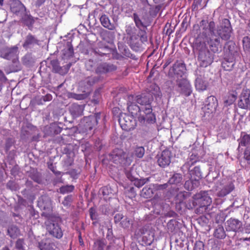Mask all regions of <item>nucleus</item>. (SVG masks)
Segmentation results:
<instances>
[{
	"label": "nucleus",
	"mask_w": 250,
	"mask_h": 250,
	"mask_svg": "<svg viewBox=\"0 0 250 250\" xmlns=\"http://www.w3.org/2000/svg\"><path fill=\"white\" fill-rule=\"evenodd\" d=\"M118 49L120 52L125 57L135 60L137 59L135 55L131 53L129 49L126 45L121 44L118 45Z\"/></svg>",
	"instance_id": "39"
},
{
	"label": "nucleus",
	"mask_w": 250,
	"mask_h": 250,
	"mask_svg": "<svg viewBox=\"0 0 250 250\" xmlns=\"http://www.w3.org/2000/svg\"><path fill=\"white\" fill-rule=\"evenodd\" d=\"M232 28L229 21L224 19L221 23L220 26L217 30L218 37L222 40H228L230 39Z\"/></svg>",
	"instance_id": "14"
},
{
	"label": "nucleus",
	"mask_w": 250,
	"mask_h": 250,
	"mask_svg": "<svg viewBox=\"0 0 250 250\" xmlns=\"http://www.w3.org/2000/svg\"><path fill=\"white\" fill-rule=\"evenodd\" d=\"M186 64L182 61H177L168 72L170 78L181 79L186 72Z\"/></svg>",
	"instance_id": "11"
},
{
	"label": "nucleus",
	"mask_w": 250,
	"mask_h": 250,
	"mask_svg": "<svg viewBox=\"0 0 250 250\" xmlns=\"http://www.w3.org/2000/svg\"><path fill=\"white\" fill-rule=\"evenodd\" d=\"M127 43L135 51H139L142 48V43L139 39V35L127 39Z\"/></svg>",
	"instance_id": "32"
},
{
	"label": "nucleus",
	"mask_w": 250,
	"mask_h": 250,
	"mask_svg": "<svg viewBox=\"0 0 250 250\" xmlns=\"http://www.w3.org/2000/svg\"><path fill=\"white\" fill-rule=\"evenodd\" d=\"M157 163L159 166L165 167L171 163V153L168 150L163 151L160 156L157 155Z\"/></svg>",
	"instance_id": "23"
},
{
	"label": "nucleus",
	"mask_w": 250,
	"mask_h": 250,
	"mask_svg": "<svg viewBox=\"0 0 250 250\" xmlns=\"http://www.w3.org/2000/svg\"><path fill=\"white\" fill-rule=\"evenodd\" d=\"M147 90L148 92L146 93L150 94V95L152 96H154L155 97H159L162 95L160 87L155 83L151 84L149 88H147Z\"/></svg>",
	"instance_id": "40"
},
{
	"label": "nucleus",
	"mask_w": 250,
	"mask_h": 250,
	"mask_svg": "<svg viewBox=\"0 0 250 250\" xmlns=\"http://www.w3.org/2000/svg\"><path fill=\"white\" fill-rule=\"evenodd\" d=\"M74 153L73 152L68 153V155L66 156V158L64 160V165L65 167H68L71 166L73 163Z\"/></svg>",
	"instance_id": "60"
},
{
	"label": "nucleus",
	"mask_w": 250,
	"mask_h": 250,
	"mask_svg": "<svg viewBox=\"0 0 250 250\" xmlns=\"http://www.w3.org/2000/svg\"><path fill=\"white\" fill-rule=\"evenodd\" d=\"M176 82V90L181 95L189 96L192 93L191 86L189 82L186 78L178 79Z\"/></svg>",
	"instance_id": "15"
},
{
	"label": "nucleus",
	"mask_w": 250,
	"mask_h": 250,
	"mask_svg": "<svg viewBox=\"0 0 250 250\" xmlns=\"http://www.w3.org/2000/svg\"><path fill=\"white\" fill-rule=\"evenodd\" d=\"M242 222L237 219L230 218L226 222V228L227 230L235 232H241L243 230Z\"/></svg>",
	"instance_id": "19"
},
{
	"label": "nucleus",
	"mask_w": 250,
	"mask_h": 250,
	"mask_svg": "<svg viewBox=\"0 0 250 250\" xmlns=\"http://www.w3.org/2000/svg\"><path fill=\"white\" fill-rule=\"evenodd\" d=\"M135 172H136V170L133 168V167H131L129 168V169L125 170V175L126 177L131 182H133V180H134L136 178L134 175Z\"/></svg>",
	"instance_id": "58"
},
{
	"label": "nucleus",
	"mask_w": 250,
	"mask_h": 250,
	"mask_svg": "<svg viewBox=\"0 0 250 250\" xmlns=\"http://www.w3.org/2000/svg\"><path fill=\"white\" fill-rule=\"evenodd\" d=\"M150 177L141 179H139L138 178L136 177L132 182L135 187L139 188L142 187L145 184L149 182L150 181Z\"/></svg>",
	"instance_id": "50"
},
{
	"label": "nucleus",
	"mask_w": 250,
	"mask_h": 250,
	"mask_svg": "<svg viewBox=\"0 0 250 250\" xmlns=\"http://www.w3.org/2000/svg\"><path fill=\"white\" fill-rule=\"evenodd\" d=\"M183 177L181 173L174 172L169 178L167 183L168 186L174 185L176 186H180L183 184Z\"/></svg>",
	"instance_id": "29"
},
{
	"label": "nucleus",
	"mask_w": 250,
	"mask_h": 250,
	"mask_svg": "<svg viewBox=\"0 0 250 250\" xmlns=\"http://www.w3.org/2000/svg\"><path fill=\"white\" fill-rule=\"evenodd\" d=\"M11 72H17L21 70V66L18 59H13L12 63L9 65Z\"/></svg>",
	"instance_id": "54"
},
{
	"label": "nucleus",
	"mask_w": 250,
	"mask_h": 250,
	"mask_svg": "<svg viewBox=\"0 0 250 250\" xmlns=\"http://www.w3.org/2000/svg\"><path fill=\"white\" fill-rule=\"evenodd\" d=\"M62 51L63 56L66 58H69L73 56L74 54V50L71 42H67L66 47Z\"/></svg>",
	"instance_id": "49"
},
{
	"label": "nucleus",
	"mask_w": 250,
	"mask_h": 250,
	"mask_svg": "<svg viewBox=\"0 0 250 250\" xmlns=\"http://www.w3.org/2000/svg\"><path fill=\"white\" fill-rule=\"evenodd\" d=\"M106 244V241L105 239H97L94 242L92 250H110L111 246Z\"/></svg>",
	"instance_id": "27"
},
{
	"label": "nucleus",
	"mask_w": 250,
	"mask_h": 250,
	"mask_svg": "<svg viewBox=\"0 0 250 250\" xmlns=\"http://www.w3.org/2000/svg\"><path fill=\"white\" fill-rule=\"evenodd\" d=\"M100 21L101 24L104 27L110 30H115L118 24L115 23H111L108 17L105 14H103L100 18Z\"/></svg>",
	"instance_id": "30"
},
{
	"label": "nucleus",
	"mask_w": 250,
	"mask_h": 250,
	"mask_svg": "<svg viewBox=\"0 0 250 250\" xmlns=\"http://www.w3.org/2000/svg\"><path fill=\"white\" fill-rule=\"evenodd\" d=\"M73 201V197L72 195H68L65 196L62 201V204L66 208H69Z\"/></svg>",
	"instance_id": "55"
},
{
	"label": "nucleus",
	"mask_w": 250,
	"mask_h": 250,
	"mask_svg": "<svg viewBox=\"0 0 250 250\" xmlns=\"http://www.w3.org/2000/svg\"><path fill=\"white\" fill-rule=\"evenodd\" d=\"M45 222L46 229L50 235L58 239H60L62 237L63 232L59 225L56 221L54 220V218L49 219Z\"/></svg>",
	"instance_id": "9"
},
{
	"label": "nucleus",
	"mask_w": 250,
	"mask_h": 250,
	"mask_svg": "<svg viewBox=\"0 0 250 250\" xmlns=\"http://www.w3.org/2000/svg\"><path fill=\"white\" fill-rule=\"evenodd\" d=\"M240 250H250V237L245 238L241 244Z\"/></svg>",
	"instance_id": "64"
},
{
	"label": "nucleus",
	"mask_w": 250,
	"mask_h": 250,
	"mask_svg": "<svg viewBox=\"0 0 250 250\" xmlns=\"http://www.w3.org/2000/svg\"><path fill=\"white\" fill-rule=\"evenodd\" d=\"M211 51L214 53L220 52L222 50L221 39L217 36L207 39Z\"/></svg>",
	"instance_id": "21"
},
{
	"label": "nucleus",
	"mask_w": 250,
	"mask_h": 250,
	"mask_svg": "<svg viewBox=\"0 0 250 250\" xmlns=\"http://www.w3.org/2000/svg\"><path fill=\"white\" fill-rule=\"evenodd\" d=\"M135 27L131 25H127L125 27V33L128 36L127 39H130L131 37H136L138 35H136L134 32Z\"/></svg>",
	"instance_id": "59"
},
{
	"label": "nucleus",
	"mask_w": 250,
	"mask_h": 250,
	"mask_svg": "<svg viewBox=\"0 0 250 250\" xmlns=\"http://www.w3.org/2000/svg\"><path fill=\"white\" fill-rule=\"evenodd\" d=\"M198 65L201 67H207L213 62L214 55L210 52L205 42L197 39L193 46Z\"/></svg>",
	"instance_id": "1"
},
{
	"label": "nucleus",
	"mask_w": 250,
	"mask_h": 250,
	"mask_svg": "<svg viewBox=\"0 0 250 250\" xmlns=\"http://www.w3.org/2000/svg\"><path fill=\"white\" fill-rule=\"evenodd\" d=\"M235 63V59L225 56L224 61L222 62V67L226 71H231L234 67Z\"/></svg>",
	"instance_id": "35"
},
{
	"label": "nucleus",
	"mask_w": 250,
	"mask_h": 250,
	"mask_svg": "<svg viewBox=\"0 0 250 250\" xmlns=\"http://www.w3.org/2000/svg\"><path fill=\"white\" fill-rule=\"evenodd\" d=\"M140 232L143 235V240L146 244L150 245L153 240V235L147 228L144 227L140 229Z\"/></svg>",
	"instance_id": "33"
},
{
	"label": "nucleus",
	"mask_w": 250,
	"mask_h": 250,
	"mask_svg": "<svg viewBox=\"0 0 250 250\" xmlns=\"http://www.w3.org/2000/svg\"><path fill=\"white\" fill-rule=\"evenodd\" d=\"M31 135L30 131L28 128H22L21 133V138L22 140H26L29 139Z\"/></svg>",
	"instance_id": "62"
},
{
	"label": "nucleus",
	"mask_w": 250,
	"mask_h": 250,
	"mask_svg": "<svg viewBox=\"0 0 250 250\" xmlns=\"http://www.w3.org/2000/svg\"><path fill=\"white\" fill-rule=\"evenodd\" d=\"M49 63L52 67V71L53 73H58L62 76L68 73L72 65V63L69 62L65 65L61 66L60 62L57 59L50 60Z\"/></svg>",
	"instance_id": "17"
},
{
	"label": "nucleus",
	"mask_w": 250,
	"mask_h": 250,
	"mask_svg": "<svg viewBox=\"0 0 250 250\" xmlns=\"http://www.w3.org/2000/svg\"><path fill=\"white\" fill-rule=\"evenodd\" d=\"M239 141V147L240 146H247L250 145V135L244 134L243 136L242 134H241V138Z\"/></svg>",
	"instance_id": "51"
},
{
	"label": "nucleus",
	"mask_w": 250,
	"mask_h": 250,
	"mask_svg": "<svg viewBox=\"0 0 250 250\" xmlns=\"http://www.w3.org/2000/svg\"><path fill=\"white\" fill-rule=\"evenodd\" d=\"M237 97V92L233 91L232 93L229 94V95L225 97L224 101V104L225 106H228L231 105L235 101Z\"/></svg>",
	"instance_id": "46"
},
{
	"label": "nucleus",
	"mask_w": 250,
	"mask_h": 250,
	"mask_svg": "<svg viewBox=\"0 0 250 250\" xmlns=\"http://www.w3.org/2000/svg\"><path fill=\"white\" fill-rule=\"evenodd\" d=\"M84 108V104L73 103L69 106L68 110L72 117L76 118L83 115Z\"/></svg>",
	"instance_id": "24"
},
{
	"label": "nucleus",
	"mask_w": 250,
	"mask_h": 250,
	"mask_svg": "<svg viewBox=\"0 0 250 250\" xmlns=\"http://www.w3.org/2000/svg\"><path fill=\"white\" fill-rule=\"evenodd\" d=\"M208 191H201L200 192L194 194L192 197L191 208L201 205L203 206L208 207L212 202L211 198L209 196Z\"/></svg>",
	"instance_id": "8"
},
{
	"label": "nucleus",
	"mask_w": 250,
	"mask_h": 250,
	"mask_svg": "<svg viewBox=\"0 0 250 250\" xmlns=\"http://www.w3.org/2000/svg\"><path fill=\"white\" fill-rule=\"evenodd\" d=\"M19 48L17 46L9 47L7 46H2L0 48V57L6 60L17 59Z\"/></svg>",
	"instance_id": "16"
},
{
	"label": "nucleus",
	"mask_w": 250,
	"mask_h": 250,
	"mask_svg": "<svg viewBox=\"0 0 250 250\" xmlns=\"http://www.w3.org/2000/svg\"><path fill=\"white\" fill-rule=\"evenodd\" d=\"M24 24L28 26V28L32 30L33 27V24L35 22V20L32 16L29 15L25 14L22 18Z\"/></svg>",
	"instance_id": "48"
},
{
	"label": "nucleus",
	"mask_w": 250,
	"mask_h": 250,
	"mask_svg": "<svg viewBox=\"0 0 250 250\" xmlns=\"http://www.w3.org/2000/svg\"><path fill=\"white\" fill-rule=\"evenodd\" d=\"M62 128L57 124L53 123L44 127L43 132L45 136H54L61 133Z\"/></svg>",
	"instance_id": "26"
},
{
	"label": "nucleus",
	"mask_w": 250,
	"mask_h": 250,
	"mask_svg": "<svg viewBox=\"0 0 250 250\" xmlns=\"http://www.w3.org/2000/svg\"><path fill=\"white\" fill-rule=\"evenodd\" d=\"M238 106L242 109H247L250 105V90L243 89L239 96Z\"/></svg>",
	"instance_id": "18"
},
{
	"label": "nucleus",
	"mask_w": 250,
	"mask_h": 250,
	"mask_svg": "<svg viewBox=\"0 0 250 250\" xmlns=\"http://www.w3.org/2000/svg\"><path fill=\"white\" fill-rule=\"evenodd\" d=\"M133 19L134 21V22L135 23L136 26L138 28L140 29L141 27H145L146 26L143 24V22L139 17V16L136 13H134L133 15Z\"/></svg>",
	"instance_id": "63"
},
{
	"label": "nucleus",
	"mask_w": 250,
	"mask_h": 250,
	"mask_svg": "<svg viewBox=\"0 0 250 250\" xmlns=\"http://www.w3.org/2000/svg\"><path fill=\"white\" fill-rule=\"evenodd\" d=\"M100 118L101 114L100 113L84 117L81 120L79 126L80 127H82L84 131H90L97 125L98 120Z\"/></svg>",
	"instance_id": "10"
},
{
	"label": "nucleus",
	"mask_w": 250,
	"mask_h": 250,
	"mask_svg": "<svg viewBox=\"0 0 250 250\" xmlns=\"http://www.w3.org/2000/svg\"><path fill=\"white\" fill-rule=\"evenodd\" d=\"M118 121L121 127L125 131H130L136 126V121L132 116L126 113H120Z\"/></svg>",
	"instance_id": "12"
},
{
	"label": "nucleus",
	"mask_w": 250,
	"mask_h": 250,
	"mask_svg": "<svg viewBox=\"0 0 250 250\" xmlns=\"http://www.w3.org/2000/svg\"><path fill=\"white\" fill-rule=\"evenodd\" d=\"M151 186L153 188L154 191H157L159 193L163 191L168 187V183H165L163 184H151Z\"/></svg>",
	"instance_id": "53"
},
{
	"label": "nucleus",
	"mask_w": 250,
	"mask_h": 250,
	"mask_svg": "<svg viewBox=\"0 0 250 250\" xmlns=\"http://www.w3.org/2000/svg\"><path fill=\"white\" fill-rule=\"evenodd\" d=\"M198 161H199V157L197 154H192L189 156L185 165L186 167H191Z\"/></svg>",
	"instance_id": "57"
},
{
	"label": "nucleus",
	"mask_w": 250,
	"mask_h": 250,
	"mask_svg": "<svg viewBox=\"0 0 250 250\" xmlns=\"http://www.w3.org/2000/svg\"><path fill=\"white\" fill-rule=\"evenodd\" d=\"M195 86L198 91H204L207 89L208 86V82L205 79L204 76L197 75L195 79Z\"/></svg>",
	"instance_id": "28"
},
{
	"label": "nucleus",
	"mask_w": 250,
	"mask_h": 250,
	"mask_svg": "<svg viewBox=\"0 0 250 250\" xmlns=\"http://www.w3.org/2000/svg\"><path fill=\"white\" fill-rule=\"evenodd\" d=\"M7 234L11 238L15 239L20 234V230L16 225H11L8 227Z\"/></svg>",
	"instance_id": "41"
},
{
	"label": "nucleus",
	"mask_w": 250,
	"mask_h": 250,
	"mask_svg": "<svg viewBox=\"0 0 250 250\" xmlns=\"http://www.w3.org/2000/svg\"><path fill=\"white\" fill-rule=\"evenodd\" d=\"M74 187L72 185H66L61 187L60 188V192L61 194H65L73 191Z\"/></svg>",
	"instance_id": "61"
},
{
	"label": "nucleus",
	"mask_w": 250,
	"mask_h": 250,
	"mask_svg": "<svg viewBox=\"0 0 250 250\" xmlns=\"http://www.w3.org/2000/svg\"><path fill=\"white\" fill-rule=\"evenodd\" d=\"M135 98L137 103L142 105V109L145 115L146 116V117L145 118L147 120V123H154L156 122V118L155 115L152 112L151 105V104L153 101V97L150 94L144 93L137 96Z\"/></svg>",
	"instance_id": "2"
},
{
	"label": "nucleus",
	"mask_w": 250,
	"mask_h": 250,
	"mask_svg": "<svg viewBox=\"0 0 250 250\" xmlns=\"http://www.w3.org/2000/svg\"><path fill=\"white\" fill-rule=\"evenodd\" d=\"M217 105V100L214 96H210L208 97L205 102V107L209 110L210 112H213L215 111Z\"/></svg>",
	"instance_id": "31"
},
{
	"label": "nucleus",
	"mask_w": 250,
	"mask_h": 250,
	"mask_svg": "<svg viewBox=\"0 0 250 250\" xmlns=\"http://www.w3.org/2000/svg\"><path fill=\"white\" fill-rule=\"evenodd\" d=\"M53 243L47 242V240H43L38 243V247L40 250H55Z\"/></svg>",
	"instance_id": "44"
},
{
	"label": "nucleus",
	"mask_w": 250,
	"mask_h": 250,
	"mask_svg": "<svg viewBox=\"0 0 250 250\" xmlns=\"http://www.w3.org/2000/svg\"><path fill=\"white\" fill-rule=\"evenodd\" d=\"M200 185V181L190 177L189 180H187L184 185V188L188 190L191 191Z\"/></svg>",
	"instance_id": "37"
},
{
	"label": "nucleus",
	"mask_w": 250,
	"mask_h": 250,
	"mask_svg": "<svg viewBox=\"0 0 250 250\" xmlns=\"http://www.w3.org/2000/svg\"><path fill=\"white\" fill-rule=\"evenodd\" d=\"M127 109L128 112L131 114V116L133 118H137L139 122L142 124L147 123V120L145 117L146 116L142 111V107H140L138 105L130 101L127 103Z\"/></svg>",
	"instance_id": "13"
},
{
	"label": "nucleus",
	"mask_w": 250,
	"mask_h": 250,
	"mask_svg": "<svg viewBox=\"0 0 250 250\" xmlns=\"http://www.w3.org/2000/svg\"><path fill=\"white\" fill-rule=\"evenodd\" d=\"M153 188L150 185L149 187H145L141 191V196L145 198H150L154 195Z\"/></svg>",
	"instance_id": "42"
},
{
	"label": "nucleus",
	"mask_w": 250,
	"mask_h": 250,
	"mask_svg": "<svg viewBox=\"0 0 250 250\" xmlns=\"http://www.w3.org/2000/svg\"><path fill=\"white\" fill-rule=\"evenodd\" d=\"M199 26L201 35L206 39L216 36L215 34V23L213 21H208L207 20L203 19L197 25L198 27Z\"/></svg>",
	"instance_id": "6"
},
{
	"label": "nucleus",
	"mask_w": 250,
	"mask_h": 250,
	"mask_svg": "<svg viewBox=\"0 0 250 250\" xmlns=\"http://www.w3.org/2000/svg\"><path fill=\"white\" fill-rule=\"evenodd\" d=\"M176 197H180V199L178 202H176L175 208L177 211L182 212V207L183 204V200L185 199V195L182 192L178 193Z\"/></svg>",
	"instance_id": "52"
},
{
	"label": "nucleus",
	"mask_w": 250,
	"mask_h": 250,
	"mask_svg": "<svg viewBox=\"0 0 250 250\" xmlns=\"http://www.w3.org/2000/svg\"><path fill=\"white\" fill-rule=\"evenodd\" d=\"M38 206L43 210L41 213L42 217L49 219L51 218L53 210L52 201L47 194H43L39 198Z\"/></svg>",
	"instance_id": "5"
},
{
	"label": "nucleus",
	"mask_w": 250,
	"mask_h": 250,
	"mask_svg": "<svg viewBox=\"0 0 250 250\" xmlns=\"http://www.w3.org/2000/svg\"><path fill=\"white\" fill-rule=\"evenodd\" d=\"M27 176L35 182L38 184L42 183V174L38 172L36 169L33 168L27 171Z\"/></svg>",
	"instance_id": "36"
},
{
	"label": "nucleus",
	"mask_w": 250,
	"mask_h": 250,
	"mask_svg": "<svg viewBox=\"0 0 250 250\" xmlns=\"http://www.w3.org/2000/svg\"><path fill=\"white\" fill-rule=\"evenodd\" d=\"M36 59L31 53L26 54L22 58V63L27 66H31L35 62Z\"/></svg>",
	"instance_id": "43"
},
{
	"label": "nucleus",
	"mask_w": 250,
	"mask_h": 250,
	"mask_svg": "<svg viewBox=\"0 0 250 250\" xmlns=\"http://www.w3.org/2000/svg\"><path fill=\"white\" fill-rule=\"evenodd\" d=\"M39 40L35 36L29 33L25 37L22 47L25 49H28L36 45H39Z\"/></svg>",
	"instance_id": "25"
},
{
	"label": "nucleus",
	"mask_w": 250,
	"mask_h": 250,
	"mask_svg": "<svg viewBox=\"0 0 250 250\" xmlns=\"http://www.w3.org/2000/svg\"><path fill=\"white\" fill-rule=\"evenodd\" d=\"M213 188L217 191V196L223 198L232 192L235 187L231 180L223 178L216 181Z\"/></svg>",
	"instance_id": "3"
},
{
	"label": "nucleus",
	"mask_w": 250,
	"mask_h": 250,
	"mask_svg": "<svg viewBox=\"0 0 250 250\" xmlns=\"http://www.w3.org/2000/svg\"><path fill=\"white\" fill-rule=\"evenodd\" d=\"M238 48L232 41L227 42L224 46L225 56L236 59L238 56Z\"/></svg>",
	"instance_id": "20"
},
{
	"label": "nucleus",
	"mask_w": 250,
	"mask_h": 250,
	"mask_svg": "<svg viewBox=\"0 0 250 250\" xmlns=\"http://www.w3.org/2000/svg\"><path fill=\"white\" fill-rule=\"evenodd\" d=\"M214 236L218 239H224L226 236V233L224 230L223 226L218 225L216 227L214 232Z\"/></svg>",
	"instance_id": "47"
},
{
	"label": "nucleus",
	"mask_w": 250,
	"mask_h": 250,
	"mask_svg": "<svg viewBox=\"0 0 250 250\" xmlns=\"http://www.w3.org/2000/svg\"><path fill=\"white\" fill-rule=\"evenodd\" d=\"M100 82V77L96 76L88 77L80 82V85L84 87H89L95 83Z\"/></svg>",
	"instance_id": "34"
},
{
	"label": "nucleus",
	"mask_w": 250,
	"mask_h": 250,
	"mask_svg": "<svg viewBox=\"0 0 250 250\" xmlns=\"http://www.w3.org/2000/svg\"><path fill=\"white\" fill-rule=\"evenodd\" d=\"M10 10L14 14L22 16L26 11V8L19 0H13L10 3Z\"/></svg>",
	"instance_id": "22"
},
{
	"label": "nucleus",
	"mask_w": 250,
	"mask_h": 250,
	"mask_svg": "<svg viewBox=\"0 0 250 250\" xmlns=\"http://www.w3.org/2000/svg\"><path fill=\"white\" fill-rule=\"evenodd\" d=\"M117 66L111 63L103 62L99 63L95 68V73L96 77H100V82L102 81L107 74L115 71Z\"/></svg>",
	"instance_id": "7"
},
{
	"label": "nucleus",
	"mask_w": 250,
	"mask_h": 250,
	"mask_svg": "<svg viewBox=\"0 0 250 250\" xmlns=\"http://www.w3.org/2000/svg\"><path fill=\"white\" fill-rule=\"evenodd\" d=\"M111 52L112 49L108 45L103 44L99 45V47L94 50L95 53L100 56L109 55Z\"/></svg>",
	"instance_id": "38"
},
{
	"label": "nucleus",
	"mask_w": 250,
	"mask_h": 250,
	"mask_svg": "<svg viewBox=\"0 0 250 250\" xmlns=\"http://www.w3.org/2000/svg\"><path fill=\"white\" fill-rule=\"evenodd\" d=\"M190 177L198 180L202 178V172L199 166H196L192 169H189Z\"/></svg>",
	"instance_id": "45"
},
{
	"label": "nucleus",
	"mask_w": 250,
	"mask_h": 250,
	"mask_svg": "<svg viewBox=\"0 0 250 250\" xmlns=\"http://www.w3.org/2000/svg\"><path fill=\"white\" fill-rule=\"evenodd\" d=\"M109 159L114 164L121 166H128L131 162L128 154L123 149L118 148L114 149L109 154Z\"/></svg>",
	"instance_id": "4"
},
{
	"label": "nucleus",
	"mask_w": 250,
	"mask_h": 250,
	"mask_svg": "<svg viewBox=\"0 0 250 250\" xmlns=\"http://www.w3.org/2000/svg\"><path fill=\"white\" fill-rule=\"evenodd\" d=\"M145 152V150L143 146H137L135 148L133 151V154L138 158L143 157Z\"/></svg>",
	"instance_id": "56"
}]
</instances>
